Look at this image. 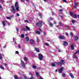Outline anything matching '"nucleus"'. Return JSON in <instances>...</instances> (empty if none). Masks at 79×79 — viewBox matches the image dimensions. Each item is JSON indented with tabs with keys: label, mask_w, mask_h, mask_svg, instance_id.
I'll return each instance as SVG.
<instances>
[{
	"label": "nucleus",
	"mask_w": 79,
	"mask_h": 79,
	"mask_svg": "<svg viewBox=\"0 0 79 79\" xmlns=\"http://www.w3.org/2000/svg\"><path fill=\"white\" fill-rule=\"evenodd\" d=\"M68 43L66 41H64V43L63 45L64 46L68 45Z\"/></svg>",
	"instance_id": "11"
},
{
	"label": "nucleus",
	"mask_w": 79,
	"mask_h": 79,
	"mask_svg": "<svg viewBox=\"0 0 79 79\" xmlns=\"http://www.w3.org/2000/svg\"><path fill=\"white\" fill-rule=\"evenodd\" d=\"M14 77L15 79H18V77L16 75H14Z\"/></svg>",
	"instance_id": "26"
},
{
	"label": "nucleus",
	"mask_w": 79,
	"mask_h": 79,
	"mask_svg": "<svg viewBox=\"0 0 79 79\" xmlns=\"http://www.w3.org/2000/svg\"><path fill=\"white\" fill-rule=\"evenodd\" d=\"M26 28L27 31H30V28L29 27L26 26Z\"/></svg>",
	"instance_id": "17"
},
{
	"label": "nucleus",
	"mask_w": 79,
	"mask_h": 79,
	"mask_svg": "<svg viewBox=\"0 0 79 79\" xmlns=\"http://www.w3.org/2000/svg\"><path fill=\"white\" fill-rule=\"evenodd\" d=\"M40 79H44L42 77H40L39 78Z\"/></svg>",
	"instance_id": "62"
},
{
	"label": "nucleus",
	"mask_w": 79,
	"mask_h": 79,
	"mask_svg": "<svg viewBox=\"0 0 79 79\" xmlns=\"http://www.w3.org/2000/svg\"><path fill=\"white\" fill-rule=\"evenodd\" d=\"M48 24L49 25V26L50 27H53V24L51 23L50 21L49 20H48Z\"/></svg>",
	"instance_id": "8"
},
{
	"label": "nucleus",
	"mask_w": 79,
	"mask_h": 79,
	"mask_svg": "<svg viewBox=\"0 0 79 79\" xmlns=\"http://www.w3.org/2000/svg\"><path fill=\"white\" fill-rule=\"evenodd\" d=\"M69 14L71 16H73V13H72L71 12H70Z\"/></svg>",
	"instance_id": "22"
},
{
	"label": "nucleus",
	"mask_w": 79,
	"mask_h": 79,
	"mask_svg": "<svg viewBox=\"0 0 79 79\" xmlns=\"http://www.w3.org/2000/svg\"><path fill=\"white\" fill-rule=\"evenodd\" d=\"M63 2H65V3H66L67 2L66 0H63Z\"/></svg>",
	"instance_id": "53"
},
{
	"label": "nucleus",
	"mask_w": 79,
	"mask_h": 79,
	"mask_svg": "<svg viewBox=\"0 0 79 79\" xmlns=\"http://www.w3.org/2000/svg\"><path fill=\"white\" fill-rule=\"evenodd\" d=\"M0 60H3V57H2V54L0 53Z\"/></svg>",
	"instance_id": "20"
},
{
	"label": "nucleus",
	"mask_w": 79,
	"mask_h": 79,
	"mask_svg": "<svg viewBox=\"0 0 79 79\" xmlns=\"http://www.w3.org/2000/svg\"><path fill=\"white\" fill-rule=\"evenodd\" d=\"M59 24H60V26H63L62 25V24H61V22H59Z\"/></svg>",
	"instance_id": "58"
},
{
	"label": "nucleus",
	"mask_w": 79,
	"mask_h": 79,
	"mask_svg": "<svg viewBox=\"0 0 79 79\" xmlns=\"http://www.w3.org/2000/svg\"><path fill=\"white\" fill-rule=\"evenodd\" d=\"M53 23L54 24H56L57 23L56 21H54L53 22Z\"/></svg>",
	"instance_id": "46"
},
{
	"label": "nucleus",
	"mask_w": 79,
	"mask_h": 79,
	"mask_svg": "<svg viewBox=\"0 0 79 79\" xmlns=\"http://www.w3.org/2000/svg\"><path fill=\"white\" fill-rule=\"evenodd\" d=\"M15 53H16V54H19V52L18 51H16L15 52Z\"/></svg>",
	"instance_id": "47"
},
{
	"label": "nucleus",
	"mask_w": 79,
	"mask_h": 79,
	"mask_svg": "<svg viewBox=\"0 0 79 79\" xmlns=\"http://www.w3.org/2000/svg\"><path fill=\"white\" fill-rule=\"evenodd\" d=\"M74 39L76 40H78V39H79V38L78 37V36H76L74 37Z\"/></svg>",
	"instance_id": "14"
},
{
	"label": "nucleus",
	"mask_w": 79,
	"mask_h": 79,
	"mask_svg": "<svg viewBox=\"0 0 79 79\" xmlns=\"http://www.w3.org/2000/svg\"><path fill=\"white\" fill-rule=\"evenodd\" d=\"M72 17L75 19H76L77 17V14H74L72 16Z\"/></svg>",
	"instance_id": "9"
},
{
	"label": "nucleus",
	"mask_w": 79,
	"mask_h": 79,
	"mask_svg": "<svg viewBox=\"0 0 79 79\" xmlns=\"http://www.w3.org/2000/svg\"><path fill=\"white\" fill-rule=\"evenodd\" d=\"M15 11V9L12 10V11H13V13H15V12L16 11Z\"/></svg>",
	"instance_id": "41"
},
{
	"label": "nucleus",
	"mask_w": 79,
	"mask_h": 79,
	"mask_svg": "<svg viewBox=\"0 0 79 79\" xmlns=\"http://www.w3.org/2000/svg\"><path fill=\"white\" fill-rule=\"evenodd\" d=\"M45 45H47V46H48L49 45V44L47 43H45Z\"/></svg>",
	"instance_id": "49"
},
{
	"label": "nucleus",
	"mask_w": 79,
	"mask_h": 79,
	"mask_svg": "<svg viewBox=\"0 0 79 79\" xmlns=\"http://www.w3.org/2000/svg\"><path fill=\"white\" fill-rule=\"evenodd\" d=\"M29 75H31V76H33V74L31 73H29Z\"/></svg>",
	"instance_id": "45"
},
{
	"label": "nucleus",
	"mask_w": 79,
	"mask_h": 79,
	"mask_svg": "<svg viewBox=\"0 0 79 79\" xmlns=\"http://www.w3.org/2000/svg\"><path fill=\"white\" fill-rule=\"evenodd\" d=\"M49 19H50V20H53V18H52V17H50L49 18Z\"/></svg>",
	"instance_id": "48"
},
{
	"label": "nucleus",
	"mask_w": 79,
	"mask_h": 79,
	"mask_svg": "<svg viewBox=\"0 0 79 79\" xmlns=\"http://www.w3.org/2000/svg\"><path fill=\"white\" fill-rule=\"evenodd\" d=\"M62 52V51H61V49H58V52Z\"/></svg>",
	"instance_id": "37"
},
{
	"label": "nucleus",
	"mask_w": 79,
	"mask_h": 79,
	"mask_svg": "<svg viewBox=\"0 0 79 79\" xmlns=\"http://www.w3.org/2000/svg\"><path fill=\"white\" fill-rule=\"evenodd\" d=\"M36 26H38L39 27H41L42 26V22L41 21H39L38 22H36Z\"/></svg>",
	"instance_id": "1"
},
{
	"label": "nucleus",
	"mask_w": 79,
	"mask_h": 79,
	"mask_svg": "<svg viewBox=\"0 0 79 79\" xmlns=\"http://www.w3.org/2000/svg\"><path fill=\"white\" fill-rule=\"evenodd\" d=\"M16 10H17V11H19V7H18V6L16 7Z\"/></svg>",
	"instance_id": "29"
},
{
	"label": "nucleus",
	"mask_w": 79,
	"mask_h": 79,
	"mask_svg": "<svg viewBox=\"0 0 79 79\" xmlns=\"http://www.w3.org/2000/svg\"><path fill=\"white\" fill-rule=\"evenodd\" d=\"M60 62L62 63V64H64L65 63V61H64V60H60Z\"/></svg>",
	"instance_id": "12"
},
{
	"label": "nucleus",
	"mask_w": 79,
	"mask_h": 79,
	"mask_svg": "<svg viewBox=\"0 0 79 79\" xmlns=\"http://www.w3.org/2000/svg\"><path fill=\"white\" fill-rule=\"evenodd\" d=\"M0 68L2 69H4V67L2 66V65H0Z\"/></svg>",
	"instance_id": "25"
},
{
	"label": "nucleus",
	"mask_w": 79,
	"mask_h": 79,
	"mask_svg": "<svg viewBox=\"0 0 79 79\" xmlns=\"http://www.w3.org/2000/svg\"><path fill=\"white\" fill-rule=\"evenodd\" d=\"M69 75L71 77V78H74V75H73V74H72V73H70L69 74Z\"/></svg>",
	"instance_id": "16"
},
{
	"label": "nucleus",
	"mask_w": 79,
	"mask_h": 79,
	"mask_svg": "<svg viewBox=\"0 0 79 79\" xmlns=\"http://www.w3.org/2000/svg\"><path fill=\"white\" fill-rule=\"evenodd\" d=\"M77 53H79V50L77 51L74 54V58L76 59H77V57L76 56V54Z\"/></svg>",
	"instance_id": "3"
},
{
	"label": "nucleus",
	"mask_w": 79,
	"mask_h": 79,
	"mask_svg": "<svg viewBox=\"0 0 79 79\" xmlns=\"http://www.w3.org/2000/svg\"><path fill=\"white\" fill-rule=\"evenodd\" d=\"M24 22L25 23H29V21L27 20H25L24 21Z\"/></svg>",
	"instance_id": "44"
},
{
	"label": "nucleus",
	"mask_w": 79,
	"mask_h": 79,
	"mask_svg": "<svg viewBox=\"0 0 79 79\" xmlns=\"http://www.w3.org/2000/svg\"><path fill=\"white\" fill-rule=\"evenodd\" d=\"M2 23L3 25V26L5 27L6 26V23L5 22L2 21Z\"/></svg>",
	"instance_id": "13"
},
{
	"label": "nucleus",
	"mask_w": 79,
	"mask_h": 79,
	"mask_svg": "<svg viewBox=\"0 0 79 79\" xmlns=\"http://www.w3.org/2000/svg\"><path fill=\"white\" fill-rule=\"evenodd\" d=\"M27 79H34V77H31L30 78H28Z\"/></svg>",
	"instance_id": "35"
},
{
	"label": "nucleus",
	"mask_w": 79,
	"mask_h": 79,
	"mask_svg": "<svg viewBox=\"0 0 79 79\" xmlns=\"http://www.w3.org/2000/svg\"><path fill=\"white\" fill-rule=\"evenodd\" d=\"M23 31H26V28L23 27L22 28Z\"/></svg>",
	"instance_id": "27"
},
{
	"label": "nucleus",
	"mask_w": 79,
	"mask_h": 79,
	"mask_svg": "<svg viewBox=\"0 0 79 79\" xmlns=\"http://www.w3.org/2000/svg\"><path fill=\"white\" fill-rule=\"evenodd\" d=\"M19 79H23V77H20Z\"/></svg>",
	"instance_id": "63"
},
{
	"label": "nucleus",
	"mask_w": 79,
	"mask_h": 79,
	"mask_svg": "<svg viewBox=\"0 0 79 79\" xmlns=\"http://www.w3.org/2000/svg\"><path fill=\"white\" fill-rule=\"evenodd\" d=\"M36 76H37V77H39V76H40L39 73H38V72L36 73Z\"/></svg>",
	"instance_id": "21"
},
{
	"label": "nucleus",
	"mask_w": 79,
	"mask_h": 79,
	"mask_svg": "<svg viewBox=\"0 0 79 79\" xmlns=\"http://www.w3.org/2000/svg\"><path fill=\"white\" fill-rule=\"evenodd\" d=\"M23 76L24 77V79H27V77L25 75H23Z\"/></svg>",
	"instance_id": "24"
},
{
	"label": "nucleus",
	"mask_w": 79,
	"mask_h": 79,
	"mask_svg": "<svg viewBox=\"0 0 79 79\" xmlns=\"http://www.w3.org/2000/svg\"><path fill=\"white\" fill-rule=\"evenodd\" d=\"M24 60L25 61H27V58H26V57H25L24 59Z\"/></svg>",
	"instance_id": "38"
},
{
	"label": "nucleus",
	"mask_w": 79,
	"mask_h": 79,
	"mask_svg": "<svg viewBox=\"0 0 79 79\" xmlns=\"http://www.w3.org/2000/svg\"><path fill=\"white\" fill-rule=\"evenodd\" d=\"M71 48H72V50H74V46H73V45H71Z\"/></svg>",
	"instance_id": "30"
},
{
	"label": "nucleus",
	"mask_w": 79,
	"mask_h": 79,
	"mask_svg": "<svg viewBox=\"0 0 79 79\" xmlns=\"http://www.w3.org/2000/svg\"><path fill=\"white\" fill-rule=\"evenodd\" d=\"M74 8L75 9H76V8H77V7L75 6H74Z\"/></svg>",
	"instance_id": "57"
},
{
	"label": "nucleus",
	"mask_w": 79,
	"mask_h": 79,
	"mask_svg": "<svg viewBox=\"0 0 79 79\" xmlns=\"http://www.w3.org/2000/svg\"><path fill=\"white\" fill-rule=\"evenodd\" d=\"M74 6H77L78 5L77 3L76 2H74Z\"/></svg>",
	"instance_id": "34"
},
{
	"label": "nucleus",
	"mask_w": 79,
	"mask_h": 79,
	"mask_svg": "<svg viewBox=\"0 0 79 79\" xmlns=\"http://www.w3.org/2000/svg\"><path fill=\"white\" fill-rule=\"evenodd\" d=\"M18 6V2H16L15 3V7H17Z\"/></svg>",
	"instance_id": "18"
},
{
	"label": "nucleus",
	"mask_w": 79,
	"mask_h": 79,
	"mask_svg": "<svg viewBox=\"0 0 79 79\" xmlns=\"http://www.w3.org/2000/svg\"><path fill=\"white\" fill-rule=\"evenodd\" d=\"M43 58H44V56L43 55H42L41 54H38V58L40 60H42Z\"/></svg>",
	"instance_id": "2"
},
{
	"label": "nucleus",
	"mask_w": 79,
	"mask_h": 79,
	"mask_svg": "<svg viewBox=\"0 0 79 79\" xmlns=\"http://www.w3.org/2000/svg\"><path fill=\"white\" fill-rule=\"evenodd\" d=\"M11 8L13 9V10L15 9V6H11Z\"/></svg>",
	"instance_id": "39"
},
{
	"label": "nucleus",
	"mask_w": 79,
	"mask_h": 79,
	"mask_svg": "<svg viewBox=\"0 0 79 79\" xmlns=\"http://www.w3.org/2000/svg\"><path fill=\"white\" fill-rule=\"evenodd\" d=\"M6 18L7 19H9L10 20H11V18H10V17H6Z\"/></svg>",
	"instance_id": "42"
},
{
	"label": "nucleus",
	"mask_w": 79,
	"mask_h": 79,
	"mask_svg": "<svg viewBox=\"0 0 79 79\" xmlns=\"http://www.w3.org/2000/svg\"><path fill=\"white\" fill-rule=\"evenodd\" d=\"M66 37L64 36H58V38L60 39V40H63L65 39Z\"/></svg>",
	"instance_id": "4"
},
{
	"label": "nucleus",
	"mask_w": 79,
	"mask_h": 79,
	"mask_svg": "<svg viewBox=\"0 0 79 79\" xmlns=\"http://www.w3.org/2000/svg\"><path fill=\"white\" fill-rule=\"evenodd\" d=\"M77 16L78 18V19H79V15H77Z\"/></svg>",
	"instance_id": "64"
},
{
	"label": "nucleus",
	"mask_w": 79,
	"mask_h": 79,
	"mask_svg": "<svg viewBox=\"0 0 79 79\" xmlns=\"http://www.w3.org/2000/svg\"><path fill=\"white\" fill-rule=\"evenodd\" d=\"M21 37L22 38H24V35L23 34H21Z\"/></svg>",
	"instance_id": "32"
},
{
	"label": "nucleus",
	"mask_w": 79,
	"mask_h": 79,
	"mask_svg": "<svg viewBox=\"0 0 79 79\" xmlns=\"http://www.w3.org/2000/svg\"><path fill=\"white\" fill-rule=\"evenodd\" d=\"M51 66L53 67H55V64L52 63L51 64Z\"/></svg>",
	"instance_id": "33"
},
{
	"label": "nucleus",
	"mask_w": 79,
	"mask_h": 79,
	"mask_svg": "<svg viewBox=\"0 0 79 79\" xmlns=\"http://www.w3.org/2000/svg\"><path fill=\"white\" fill-rule=\"evenodd\" d=\"M54 64H55V65H58V62H55Z\"/></svg>",
	"instance_id": "36"
},
{
	"label": "nucleus",
	"mask_w": 79,
	"mask_h": 79,
	"mask_svg": "<svg viewBox=\"0 0 79 79\" xmlns=\"http://www.w3.org/2000/svg\"><path fill=\"white\" fill-rule=\"evenodd\" d=\"M2 6L1 5H0V9L2 10Z\"/></svg>",
	"instance_id": "52"
},
{
	"label": "nucleus",
	"mask_w": 79,
	"mask_h": 79,
	"mask_svg": "<svg viewBox=\"0 0 79 79\" xmlns=\"http://www.w3.org/2000/svg\"><path fill=\"white\" fill-rule=\"evenodd\" d=\"M35 33H36L37 34H40V32L39 31H36Z\"/></svg>",
	"instance_id": "28"
},
{
	"label": "nucleus",
	"mask_w": 79,
	"mask_h": 79,
	"mask_svg": "<svg viewBox=\"0 0 79 79\" xmlns=\"http://www.w3.org/2000/svg\"><path fill=\"white\" fill-rule=\"evenodd\" d=\"M71 22H72V23H75V20H72L71 21Z\"/></svg>",
	"instance_id": "40"
},
{
	"label": "nucleus",
	"mask_w": 79,
	"mask_h": 79,
	"mask_svg": "<svg viewBox=\"0 0 79 79\" xmlns=\"http://www.w3.org/2000/svg\"><path fill=\"white\" fill-rule=\"evenodd\" d=\"M63 71V67H61L59 69V72L60 73H62V71Z\"/></svg>",
	"instance_id": "6"
},
{
	"label": "nucleus",
	"mask_w": 79,
	"mask_h": 79,
	"mask_svg": "<svg viewBox=\"0 0 79 79\" xmlns=\"http://www.w3.org/2000/svg\"><path fill=\"white\" fill-rule=\"evenodd\" d=\"M62 76L63 77H65V76H66V75H65V74L63 73L62 74Z\"/></svg>",
	"instance_id": "43"
},
{
	"label": "nucleus",
	"mask_w": 79,
	"mask_h": 79,
	"mask_svg": "<svg viewBox=\"0 0 79 79\" xmlns=\"http://www.w3.org/2000/svg\"><path fill=\"white\" fill-rule=\"evenodd\" d=\"M3 48H6V46H4L3 47Z\"/></svg>",
	"instance_id": "61"
},
{
	"label": "nucleus",
	"mask_w": 79,
	"mask_h": 79,
	"mask_svg": "<svg viewBox=\"0 0 79 79\" xmlns=\"http://www.w3.org/2000/svg\"><path fill=\"white\" fill-rule=\"evenodd\" d=\"M38 15L41 18H42V14H41V13H39L38 14Z\"/></svg>",
	"instance_id": "19"
},
{
	"label": "nucleus",
	"mask_w": 79,
	"mask_h": 79,
	"mask_svg": "<svg viewBox=\"0 0 79 79\" xmlns=\"http://www.w3.org/2000/svg\"><path fill=\"white\" fill-rule=\"evenodd\" d=\"M58 65L60 66H62V64L61 62H58Z\"/></svg>",
	"instance_id": "23"
},
{
	"label": "nucleus",
	"mask_w": 79,
	"mask_h": 79,
	"mask_svg": "<svg viewBox=\"0 0 79 79\" xmlns=\"http://www.w3.org/2000/svg\"><path fill=\"white\" fill-rule=\"evenodd\" d=\"M63 9H60L59 11H61V12H62V11H63Z\"/></svg>",
	"instance_id": "54"
},
{
	"label": "nucleus",
	"mask_w": 79,
	"mask_h": 79,
	"mask_svg": "<svg viewBox=\"0 0 79 79\" xmlns=\"http://www.w3.org/2000/svg\"><path fill=\"white\" fill-rule=\"evenodd\" d=\"M70 35H72L73 36V34L72 33H70Z\"/></svg>",
	"instance_id": "59"
},
{
	"label": "nucleus",
	"mask_w": 79,
	"mask_h": 79,
	"mask_svg": "<svg viewBox=\"0 0 79 79\" xmlns=\"http://www.w3.org/2000/svg\"><path fill=\"white\" fill-rule=\"evenodd\" d=\"M26 41L27 42H28L29 41V38L28 37H26L25 38Z\"/></svg>",
	"instance_id": "10"
},
{
	"label": "nucleus",
	"mask_w": 79,
	"mask_h": 79,
	"mask_svg": "<svg viewBox=\"0 0 79 79\" xmlns=\"http://www.w3.org/2000/svg\"><path fill=\"white\" fill-rule=\"evenodd\" d=\"M52 15H54L55 14V13H54L53 11L52 12Z\"/></svg>",
	"instance_id": "51"
},
{
	"label": "nucleus",
	"mask_w": 79,
	"mask_h": 79,
	"mask_svg": "<svg viewBox=\"0 0 79 79\" xmlns=\"http://www.w3.org/2000/svg\"><path fill=\"white\" fill-rule=\"evenodd\" d=\"M66 35H68L69 34H68V32H66Z\"/></svg>",
	"instance_id": "60"
},
{
	"label": "nucleus",
	"mask_w": 79,
	"mask_h": 79,
	"mask_svg": "<svg viewBox=\"0 0 79 79\" xmlns=\"http://www.w3.org/2000/svg\"><path fill=\"white\" fill-rule=\"evenodd\" d=\"M35 50L36 51V52H39L40 51V50L38 49V48H35Z\"/></svg>",
	"instance_id": "15"
},
{
	"label": "nucleus",
	"mask_w": 79,
	"mask_h": 79,
	"mask_svg": "<svg viewBox=\"0 0 79 79\" xmlns=\"http://www.w3.org/2000/svg\"><path fill=\"white\" fill-rule=\"evenodd\" d=\"M32 67L33 68H34V69H36V66L35 65H33Z\"/></svg>",
	"instance_id": "31"
},
{
	"label": "nucleus",
	"mask_w": 79,
	"mask_h": 79,
	"mask_svg": "<svg viewBox=\"0 0 79 79\" xmlns=\"http://www.w3.org/2000/svg\"><path fill=\"white\" fill-rule=\"evenodd\" d=\"M21 66L22 68H24L26 66V64L23 61H22V63H21Z\"/></svg>",
	"instance_id": "5"
},
{
	"label": "nucleus",
	"mask_w": 79,
	"mask_h": 79,
	"mask_svg": "<svg viewBox=\"0 0 79 79\" xmlns=\"http://www.w3.org/2000/svg\"><path fill=\"white\" fill-rule=\"evenodd\" d=\"M16 30L17 31V32H19V29L18 28H16Z\"/></svg>",
	"instance_id": "50"
},
{
	"label": "nucleus",
	"mask_w": 79,
	"mask_h": 79,
	"mask_svg": "<svg viewBox=\"0 0 79 79\" xmlns=\"http://www.w3.org/2000/svg\"><path fill=\"white\" fill-rule=\"evenodd\" d=\"M18 48H21V46L20 45H19L18 46Z\"/></svg>",
	"instance_id": "55"
},
{
	"label": "nucleus",
	"mask_w": 79,
	"mask_h": 79,
	"mask_svg": "<svg viewBox=\"0 0 79 79\" xmlns=\"http://www.w3.org/2000/svg\"><path fill=\"white\" fill-rule=\"evenodd\" d=\"M30 42L31 44H34V40L33 39H31L30 40Z\"/></svg>",
	"instance_id": "7"
},
{
	"label": "nucleus",
	"mask_w": 79,
	"mask_h": 79,
	"mask_svg": "<svg viewBox=\"0 0 79 79\" xmlns=\"http://www.w3.org/2000/svg\"><path fill=\"white\" fill-rule=\"evenodd\" d=\"M16 15L17 16H19V14L18 13L16 14Z\"/></svg>",
	"instance_id": "56"
}]
</instances>
